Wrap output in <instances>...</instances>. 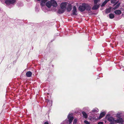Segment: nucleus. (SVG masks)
Returning <instances> with one entry per match:
<instances>
[{
	"label": "nucleus",
	"instance_id": "obj_1",
	"mask_svg": "<svg viewBox=\"0 0 124 124\" xmlns=\"http://www.w3.org/2000/svg\"><path fill=\"white\" fill-rule=\"evenodd\" d=\"M67 3L66 2H63L60 5L61 9L58 11V13L59 14L63 13L65 10L66 6Z\"/></svg>",
	"mask_w": 124,
	"mask_h": 124
},
{
	"label": "nucleus",
	"instance_id": "obj_2",
	"mask_svg": "<svg viewBox=\"0 0 124 124\" xmlns=\"http://www.w3.org/2000/svg\"><path fill=\"white\" fill-rule=\"evenodd\" d=\"M110 114L107 115L106 118L107 120L110 122V124H115L116 123V120L112 116H110Z\"/></svg>",
	"mask_w": 124,
	"mask_h": 124
},
{
	"label": "nucleus",
	"instance_id": "obj_3",
	"mask_svg": "<svg viewBox=\"0 0 124 124\" xmlns=\"http://www.w3.org/2000/svg\"><path fill=\"white\" fill-rule=\"evenodd\" d=\"M86 7H88L89 10L90 9V7L88 4L84 3L82 4V5L80 6L79 8V9L81 11H84Z\"/></svg>",
	"mask_w": 124,
	"mask_h": 124
},
{
	"label": "nucleus",
	"instance_id": "obj_4",
	"mask_svg": "<svg viewBox=\"0 0 124 124\" xmlns=\"http://www.w3.org/2000/svg\"><path fill=\"white\" fill-rule=\"evenodd\" d=\"M94 1V5L92 8V9L93 10H96L99 8V5H97L98 2L100 0H93Z\"/></svg>",
	"mask_w": 124,
	"mask_h": 124
},
{
	"label": "nucleus",
	"instance_id": "obj_5",
	"mask_svg": "<svg viewBox=\"0 0 124 124\" xmlns=\"http://www.w3.org/2000/svg\"><path fill=\"white\" fill-rule=\"evenodd\" d=\"M68 118L69 121L70 123L69 124H71L73 119V117L72 116V114H69L68 116Z\"/></svg>",
	"mask_w": 124,
	"mask_h": 124
},
{
	"label": "nucleus",
	"instance_id": "obj_6",
	"mask_svg": "<svg viewBox=\"0 0 124 124\" xmlns=\"http://www.w3.org/2000/svg\"><path fill=\"white\" fill-rule=\"evenodd\" d=\"M16 0H6L5 3L7 4H13L16 2Z\"/></svg>",
	"mask_w": 124,
	"mask_h": 124
},
{
	"label": "nucleus",
	"instance_id": "obj_7",
	"mask_svg": "<svg viewBox=\"0 0 124 124\" xmlns=\"http://www.w3.org/2000/svg\"><path fill=\"white\" fill-rule=\"evenodd\" d=\"M117 119L116 120V123H123L124 121L121 118H117Z\"/></svg>",
	"mask_w": 124,
	"mask_h": 124
},
{
	"label": "nucleus",
	"instance_id": "obj_8",
	"mask_svg": "<svg viewBox=\"0 0 124 124\" xmlns=\"http://www.w3.org/2000/svg\"><path fill=\"white\" fill-rule=\"evenodd\" d=\"M51 4L52 5L55 7H56L57 6V3L56 1L54 0L52 1Z\"/></svg>",
	"mask_w": 124,
	"mask_h": 124
},
{
	"label": "nucleus",
	"instance_id": "obj_9",
	"mask_svg": "<svg viewBox=\"0 0 124 124\" xmlns=\"http://www.w3.org/2000/svg\"><path fill=\"white\" fill-rule=\"evenodd\" d=\"M73 14V15H76L77 9L75 6H74L73 8V9L72 10Z\"/></svg>",
	"mask_w": 124,
	"mask_h": 124
},
{
	"label": "nucleus",
	"instance_id": "obj_10",
	"mask_svg": "<svg viewBox=\"0 0 124 124\" xmlns=\"http://www.w3.org/2000/svg\"><path fill=\"white\" fill-rule=\"evenodd\" d=\"M46 5L48 8H50L52 5L51 1L47 2L46 3Z\"/></svg>",
	"mask_w": 124,
	"mask_h": 124
},
{
	"label": "nucleus",
	"instance_id": "obj_11",
	"mask_svg": "<svg viewBox=\"0 0 124 124\" xmlns=\"http://www.w3.org/2000/svg\"><path fill=\"white\" fill-rule=\"evenodd\" d=\"M116 14L119 15L121 13V11L119 10H116L114 12Z\"/></svg>",
	"mask_w": 124,
	"mask_h": 124
},
{
	"label": "nucleus",
	"instance_id": "obj_12",
	"mask_svg": "<svg viewBox=\"0 0 124 124\" xmlns=\"http://www.w3.org/2000/svg\"><path fill=\"white\" fill-rule=\"evenodd\" d=\"M47 0H42L41 5L42 6L45 5V3L46 2Z\"/></svg>",
	"mask_w": 124,
	"mask_h": 124
},
{
	"label": "nucleus",
	"instance_id": "obj_13",
	"mask_svg": "<svg viewBox=\"0 0 124 124\" xmlns=\"http://www.w3.org/2000/svg\"><path fill=\"white\" fill-rule=\"evenodd\" d=\"M32 74V73L31 71H29L27 72L26 74V76L27 77H30L31 76Z\"/></svg>",
	"mask_w": 124,
	"mask_h": 124
},
{
	"label": "nucleus",
	"instance_id": "obj_14",
	"mask_svg": "<svg viewBox=\"0 0 124 124\" xmlns=\"http://www.w3.org/2000/svg\"><path fill=\"white\" fill-rule=\"evenodd\" d=\"M105 114V113L104 112H103L101 113L100 116L99 117V118L101 119V118L104 116Z\"/></svg>",
	"mask_w": 124,
	"mask_h": 124
},
{
	"label": "nucleus",
	"instance_id": "obj_15",
	"mask_svg": "<svg viewBox=\"0 0 124 124\" xmlns=\"http://www.w3.org/2000/svg\"><path fill=\"white\" fill-rule=\"evenodd\" d=\"M82 113L83 114V117H84L85 118H87V116L86 113L84 111H83L82 112Z\"/></svg>",
	"mask_w": 124,
	"mask_h": 124
},
{
	"label": "nucleus",
	"instance_id": "obj_16",
	"mask_svg": "<svg viewBox=\"0 0 124 124\" xmlns=\"http://www.w3.org/2000/svg\"><path fill=\"white\" fill-rule=\"evenodd\" d=\"M121 113H117L116 114V117L117 118H121Z\"/></svg>",
	"mask_w": 124,
	"mask_h": 124
},
{
	"label": "nucleus",
	"instance_id": "obj_17",
	"mask_svg": "<svg viewBox=\"0 0 124 124\" xmlns=\"http://www.w3.org/2000/svg\"><path fill=\"white\" fill-rule=\"evenodd\" d=\"M109 18L110 19H113L114 18V15L112 14H110L109 15Z\"/></svg>",
	"mask_w": 124,
	"mask_h": 124
},
{
	"label": "nucleus",
	"instance_id": "obj_18",
	"mask_svg": "<svg viewBox=\"0 0 124 124\" xmlns=\"http://www.w3.org/2000/svg\"><path fill=\"white\" fill-rule=\"evenodd\" d=\"M99 110L97 108H95L94 109H93L92 110V111L93 112H97Z\"/></svg>",
	"mask_w": 124,
	"mask_h": 124
},
{
	"label": "nucleus",
	"instance_id": "obj_19",
	"mask_svg": "<svg viewBox=\"0 0 124 124\" xmlns=\"http://www.w3.org/2000/svg\"><path fill=\"white\" fill-rule=\"evenodd\" d=\"M111 9L110 8H108L106 9V13H109Z\"/></svg>",
	"mask_w": 124,
	"mask_h": 124
},
{
	"label": "nucleus",
	"instance_id": "obj_20",
	"mask_svg": "<svg viewBox=\"0 0 124 124\" xmlns=\"http://www.w3.org/2000/svg\"><path fill=\"white\" fill-rule=\"evenodd\" d=\"M120 5V3H118L116 5L114 8V9H115L117 8Z\"/></svg>",
	"mask_w": 124,
	"mask_h": 124
},
{
	"label": "nucleus",
	"instance_id": "obj_21",
	"mask_svg": "<svg viewBox=\"0 0 124 124\" xmlns=\"http://www.w3.org/2000/svg\"><path fill=\"white\" fill-rule=\"evenodd\" d=\"M71 10V6H70L67 8V10L68 11H70Z\"/></svg>",
	"mask_w": 124,
	"mask_h": 124
},
{
	"label": "nucleus",
	"instance_id": "obj_22",
	"mask_svg": "<svg viewBox=\"0 0 124 124\" xmlns=\"http://www.w3.org/2000/svg\"><path fill=\"white\" fill-rule=\"evenodd\" d=\"M117 0H111V3L112 4H114L116 2V1Z\"/></svg>",
	"mask_w": 124,
	"mask_h": 124
},
{
	"label": "nucleus",
	"instance_id": "obj_23",
	"mask_svg": "<svg viewBox=\"0 0 124 124\" xmlns=\"http://www.w3.org/2000/svg\"><path fill=\"white\" fill-rule=\"evenodd\" d=\"M84 122L86 124H90V123L87 121H84Z\"/></svg>",
	"mask_w": 124,
	"mask_h": 124
},
{
	"label": "nucleus",
	"instance_id": "obj_24",
	"mask_svg": "<svg viewBox=\"0 0 124 124\" xmlns=\"http://www.w3.org/2000/svg\"><path fill=\"white\" fill-rule=\"evenodd\" d=\"M90 9L89 10V8H88V7H86L85 8V9H86V10H87L88 11H89L90 10Z\"/></svg>",
	"mask_w": 124,
	"mask_h": 124
},
{
	"label": "nucleus",
	"instance_id": "obj_25",
	"mask_svg": "<svg viewBox=\"0 0 124 124\" xmlns=\"http://www.w3.org/2000/svg\"><path fill=\"white\" fill-rule=\"evenodd\" d=\"M103 123L102 122H100L98 123V124H103Z\"/></svg>",
	"mask_w": 124,
	"mask_h": 124
},
{
	"label": "nucleus",
	"instance_id": "obj_26",
	"mask_svg": "<svg viewBox=\"0 0 124 124\" xmlns=\"http://www.w3.org/2000/svg\"><path fill=\"white\" fill-rule=\"evenodd\" d=\"M74 121L75 123H76L77 121V120L76 119H75L74 120Z\"/></svg>",
	"mask_w": 124,
	"mask_h": 124
},
{
	"label": "nucleus",
	"instance_id": "obj_27",
	"mask_svg": "<svg viewBox=\"0 0 124 124\" xmlns=\"http://www.w3.org/2000/svg\"><path fill=\"white\" fill-rule=\"evenodd\" d=\"M45 124H48L47 122H46L45 123Z\"/></svg>",
	"mask_w": 124,
	"mask_h": 124
},
{
	"label": "nucleus",
	"instance_id": "obj_28",
	"mask_svg": "<svg viewBox=\"0 0 124 124\" xmlns=\"http://www.w3.org/2000/svg\"><path fill=\"white\" fill-rule=\"evenodd\" d=\"M53 0H51V1H53Z\"/></svg>",
	"mask_w": 124,
	"mask_h": 124
}]
</instances>
